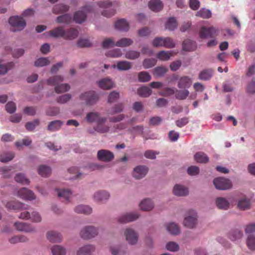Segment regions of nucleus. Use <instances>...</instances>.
Masks as SVG:
<instances>
[{
	"label": "nucleus",
	"instance_id": "nucleus-8",
	"mask_svg": "<svg viewBox=\"0 0 255 255\" xmlns=\"http://www.w3.org/2000/svg\"><path fill=\"white\" fill-rule=\"evenodd\" d=\"M183 223L188 228L192 229L196 227L197 219V214L194 211H192L189 215L185 217Z\"/></svg>",
	"mask_w": 255,
	"mask_h": 255
},
{
	"label": "nucleus",
	"instance_id": "nucleus-19",
	"mask_svg": "<svg viewBox=\"0 0 255 255\" xmlns=\"http://www.w3.org/2000/svg\"><path fill=\"white\" fill-rule=\"evenodd\" d=\"M65 31L63 27L59 26L49 31L48 33L49 35L53 37H60L64 39Z\"/></svg>",
	"mask_w": 255,
	"mask_h": 255
},
{
	"label": "nucleus",
	"instance_id": "nucleus-61",
	"mask_svg": "<svg viewBox=\"0 0 255 255\" xmlns=\"http://www.w3.org/2000/svg\"><path fill=\"white\" fill-rule=\"evenodd\" d=\"M196 15L204 18H209L211 17L212 14L210 10L202 9L197 12Z\"/></svg>",
	"mask_w": 255,
	"mask_h": 255
},
{
	"label": "nucleus",
	"instance_id": "nucleus-35",
	"mask_svg": "<svg viewBox=\"0 0 255 255\" xmlns=\"http://www.w3.org/2000/svg\"><path fill=\"white\" fill-rule=\"evenodd\" d=\"M69 6L64 4H58L55 5L52 9L53 12L55 14L64 13L68 11Z\"/></svg>",
	"mask_w": 255,
	"mask_h": 255
},
{
	"label": "nucleus",
	"instance_id": "nucleus-63",
	"mask_svg": "<svg viewBox=\"0 0 255 255\" xmlns=\"http://www.w3.org/2000/svg\"><path fill=\"white\" fill-rule=\"evenodd\" d=\"M71 98V96L69 94H66L59 96L57 99V102L60 104H64L67 102Z\"/></svg>",
	"mask_w": 255,
	"mask_h": 255
},
{
	"label": "nucleus",
	"instance_id": "nucleus-64",
	"mask_svg": "<svg viewBox=\"0 0 255 255\" xmlns=\"http://www.w3.org/2000/svg\"><path fill=\"white\" fill-rule=\"evenodd\" d=\"M77 45L80 47H88L91 46V43L87 39H80L77 41Z\"/></svg>",
	"mask_w": 255,
	"mask_h": 255
},
{
	"label": "nucleus",
	"instance_id": "nucleus-59",
	"mask_svg": "<svg viewBox=\"0 0 255 255\" xmlns=\"http://www.w3.org/2000/svg\"><path fill=\"white\" fill-rule=\"evenodd\" d=\"M50 63V61L47 58H40L35 62V66L36 67H43Z\"/></svg>",
	"mask_w": 255,
	"mask_h": 255
},
{
	"label": "nucleus",
	"instance_id": "nucleus-10",
	"mask_svg": "<svg viewBox=\"0 0 255 255\" xmlns=\"http://www.w3.org/2000/svg\"><path fill=\"white\" fill-rule=\"evenodd\" d=\"M125 235L127 241L130 245L135 244L138 241V235L132 229H127L125 232Z\"/></svg>",
	"mask_w": 255,
	"mask_h": 255
},
{
	"label": "nucleus",
	"instance_id": "nucleus-58",
	"mask_svg": "<svg viewBox=\"0 0 255 255\" xmlns=\"http://www.w3.org/2000/svg\"><path fill=\"white\" fill-rule=\"evenodd\" d=\"M14 65L12 62H9L6 65L0 64V74H5L14 66Z\"/></svg>",
	"mask_w": 255,
	"mask_h": 255
},
{
	"label": "nucleus",
	"instance_id": "nucleus-27",
	"mask_svg": "<svg viewBox=\"0 0 255 255\" xmlns=\"http://www.w3.org/2000/svg\"><path fill=\"white\" fill-rule=\"evenodd\" d=\"M48 240L51 242H60L62 239L61 235L55 231H49L47 233Z\"/></svg>",
	"mask_w": 255,
	"mask_h": 255
},
{
	"label": "nucleus",
	"instance_id": "nucleus-33",
	"mask_svg": "<svg viewBox=\"0 0 255 255\" xmlns=\"http://www.w3.org/2000/svg\"><path fill=\"white\" fill-rule=\"evenodd\" d=\"M86 17L87 15L83 11L79 10L75 13L73 19L76 23H81L86 20Z\"/></svg>",
	"mask_w": 255,
	"mask_h": 255
},
{
	"label": "nucleus",
	"instance_id": "nucleus-7",
	"mask_svg": "<svg viewBox=\"0 0 255 255\" xmlns=\"http://www.w3.org/2000/svg\"><path fill=\"white\" fill-rule=\"evenodd\" d=\"M98 234V229L92 226L84 227L80 232L81 237L86 239L94 238L97 236Z\"/></svg>",
	"mask_w": 255,
	"mask_h": 255
},
{
	"label": "nucleus",
	"instance_id": "nucleus-21",
	"mask_svg": "<svg viewBox=\"0 0 255 255\" xmlns=\"http://www.w3.org/2000/svg\"><path fill=\"white\" fill-rule=\"evenodd\" d=\"M148 6L153 11H158L163 8V4L160 0H151L149 2Z\"/></svg>",
	"mask_w": 255,
	"mask_h": 255
},
{
	"label": "nucleus",
	"instance_id": "nucleus-54",
	"mask_svg": "<svg viewBox=\"0 0 255 255\" xmlns=\"http://www.w3.org/2000/svg\"><path fill=\"white\" fill-rule=\"evenodd\" d=\"M156 60L154 58H148L144 60L143 66L144 68L148 69L154 66L156 63Z\"/></svg>",
	"mask_w": 255,
	"mask_h": 255
},
{
	"label": "nucleus",
	"instance_id": "nucleus-45",
	"mask_svg": "<svg viewBox=\"0 0 255 255\" xmlns=\"http://www.w3.org/2000/svg\"><path fill=\"white\" fill-rule=\"evenodd\" d=\"M151 90L148 87L143 86L139 88L137 90L138 95L141 97H147L151 94Z\"/></svg>",
	"mask_w": 255,
	"mask_h": 255
},
{
	"label": "nucleus",
	"instance_id": "nucleus-13",
	"mask_svg": "<svg viewBox=\"0 0 255 255\" xmlns=\"http://www.w3.org/2000/svg\"><path fill=\"white\" fill-rule=\"evenodd\" d=\"M86 119L89 123L96 122L97 123L101 121V122H106V117H101L100 114L97 112H90L87 114Z\"/></svg>",
	"mask_w": 255,
	"mask_h": 255
},
{
	"label": "nucleus",
	"instance_id": "nucleus-62",
	"mask_svg": "<svg viewBox=\"0 0 255 255\" xmlns=\"http://www.w3.org/2000/svg\"><path fill=\"white\" fill-rule=\"evenodd\" d=\"M39 124V121L38 120H35L32 122H28L25 125V128L27 130L32 131L33 130L36 126Z\"/></svg>",
	"mask_w": 255,
	"mask_h": 255
},
{
	"label": "nucleus",
	"instance_id": "nucleus-36",
	"mask_svg": "<svg viewBox=\"0 0 255 255\" xmlns=\"http://www.w3.org/2000/svg\"><path fill=\"white\" fill-rule=\"evenodd\" d=\"M167 230L171 234L177 235L180 233V228L177 224L170 223L166 226Z\"/></svg>",
	"mask_w": 255,
	"mask_h": 255
},
{
	"label": "nucleus",
	"instance_id": "nucleus-41",
	"mask_svg": "<svg viewBox=\"0 0 255 255\" xmlns=\"http://www.w3.org/2000/svg\"><path fill=\"white\" fill-rule=\"evenodd\" d=\"M171 51H161L157 54V57L162 61L168 60L173 55Z\"/></svg>",
	"mask_w": 255,
	"mask_h": 255
},
{
	"label": "nucleus",
	"instance_id": "nucleus-34",
	"mask_svg": "<svg viewBox=\"0 0 255 255\" xmlns=\"http://www.w3.org/2000/svg\"><path fill=\"white\" fill-rule=\"evenodd\" d=\"M74 211L77 213L90 214L92 213V209L89 206L80 205L76 206L74 209Z\"/></svg>",
	"mask_w": 255,
	"mask_h": 255
},
{
	"label": "nucleus",
	"instance_id": "nucleus-39",
	"mask_svg": "<svg viewBox=\"0 0 255 255\" xmlns=\"http://www.w3.org/2000/svg\"><path fill=\"white\" fill-rule=\"evenodd\" d=\"M168 70L164 66H157L153 70V74L156 77H160L165 74Z\"/></svg>",
	"mask_w": 255,
	"mask_h": 255
},
{
	"label": "nucleus",
	"instance_id": "nucleus-46",
	"mask_svg": "<svg viewBox=\"0 0 255 255\" xmlns=\"http://www.w3.org/2000/svg\"><path fill=\"white\" fill-rule=\"evenodd\" d=\"M51 169L50 167L41 165L38 168V173L43 177H47L51 174Z\"/></svg>",
	"mask_w": 255,
	"mask_h": 255
},
{
	"label": "nucleus",
	"instance_id": "nucleus-30",
	"mask_svg": "<svg viewBox=\"0 0 255 255\" xmlns=\"http://www.w3.org/2000/svg\"><path fill=\"white\" fill-rule=\"evenodd\" d=\"M213 73V70L211 69H204L199 73L198 78L204 81L209 80L212 77Z\"/></svg>",
	"mask_w": 255,
	"mask_h": 255
},
{
	"label": "nucleus",
	"instance_id": "nucleus-11",
	"mask_svg": "<svg viewBox=\"0 0 255 255\" xmlns=\"http://www.w3.org/2000/svg\"><path fill=\"white\" fill-rule=\"evenodd\" d=\"M147 172V167L143 165H139L134 168L132 175L135 178L140 179L144 177Z\"/></svg>",
	"mask_w": 255,
	"mask_h": 255
},
{
	"label": "nucleus",
	"instance_id": "nucleus-12",
	"mask_svg": "<svg viewBox=\"0 0 255 255\" xmlns=\"http://www.w3.org/2000/svg\"><path fill=\"white\" fill-rule=\"evenodd\" d=\"M17 195L20 198L26 200H32L35 199L34 193L26 188H22L17 192Z\"/></svg>",
	"mask_w": 255,
	"mask_h": 255
},
{
	"label": "nucleus",
	"instance_id": "nucleus-42",
	"mask_svg": "<svg viewBox=\"0 0 255 255\" xmlns=\"http://www.w3.org/2000/svg\"><path fill=\"white\" fill-rule=\"evenodd\" d=\"M175 93L177 99L183 100L186 99L189 96V92L188 90L184 89L183 90H177Z\"/></svg>",
	"mask_w": 255,
	"mask_h": 255
},
{
	"label": "nucleus",
	"instance_id": "nucleus-3",
	"mask_svg": "<svg viewBox=\"0 0 255 255\" xmlns=\"http://www.w3.org/2000/svg\"><path fill=\"white\" fill-rule=\"evenodd\" d=\"M218 29L213 26L201 27L199 31V36L201 38H214L216 37L218 34Z\"/></svg>",
	"mask_w": 255,
	"mask_h": 255
},
{
	"label": "nucleus",
	"instance_id": "nucleus-4",
	"mask_svg": "<svg viewBox=\"0 0 255 255\" xmlns=\"http://www.w3.org/2000/svg\"><path fill=\"white\" fill-rule=\"evenodd\" d=\"M80 99L84 101L87 105H92L99 99V96L95 91H90L85 92L80 96Z\"/></svg>",
	"mask_w": 255,
	"mask_h": 255
},
{
	"label": "nucleus",
	"instance_id": "nucleus-9",
	"mask_svg": "<svg viewBox=\"0 0 255 255\" xmlns=\"http://www.w3.org/2000/svg\"><path fill=\"white\" fill-rule=\"evenodd\" d=\"M97 158L100 161L109 162L114 158V154L109 150L101 149L97 152Z\"/></svg>",
	"mask_w": 255,
	"mask_h": 255
},
{
	"label": "nucleus",
	"instance_id": "nucleus-29",
	"mask_svg": "<svg viewBox=\"0 0 255 255\" xmlns=\"http://www.w3.org/2000/svg\"><path fill=\"white\" fill-rule=\"evenodd\" d=\"M195 42L190 39L185 40L182 43L183 50L186 51L194 50L196 49Z\"/></svg>",
	"mask_w": 255,
	"mask_h": 255
},
{
	"label": "nucleus",
	"instance_id": "nucleus-57",
	"mask_svg": "<svg viewBox=\"0 0 255 255\" xmlns=\"http://www.w3.org/2000/svg\"><path fill=\"white\" fill-rule=\"evenodd\" d=\"M247 245L251 250H255V236L253 235L248 236L247 239Z\"/></svg>",
	"mask_w": 255,
	"mask_h": 255
},
{
	"label": "nucleus",
	"instance_id": "nucleus-47",
	"mask_svg": "<svg viewBox=\"0 0 255 255\" xmlns=\"http://www.w3.org/2000/svg\"><path fill=\"white\" fill-rule=\"evenodd\" d=\"M28 238L24 235L15 236L9 239L11 244H16L20 242H26L28 241Z\"/></svg>",
	"mask_w": 255,
	"mask_h": 255
},
{
	"label": "nucleus",
	"instance_id": "nucleus-52",
	"mask_svg": "<svg viewBox=\"0 0 255 255\" xmlns=\"http://www.w3.org/2000/svg\"><path fill=\"white\" fill-rule=\"evenodd\" d=\"M124 109V105L123 104H118L116 105L111 110H108V114L110 115H114L117 113H121Z\"/></svg>",
	"mask_w": 255,
	"mask_h": 255
},
{
	"label": "nucleus",
	"instance_id": "nucleus-20",
	"mask_svg": "<svg viewBox=\"0 0 255 255\" xmlns=\"http://www.w3.org/2000/svg\"><path fill=\"white\" fill-rule=\"evenodd\" d=\"M63 122L60 120H55L50 122L47 127V130L53 132L59 130Z\"/></svg>",
	"mask_w": 255,
	"mask_h": 255
},
{
	"label": "nucleus",
	"instance_id": "nucleus-48",
	"mask_svg": "<svg viewBox=\"0 0 255 255\" xmlns=\"http://www.w3.org/2000/svg\"><path fill=\"white\" fill-rule=\"evenodd\" d=\"M131 67L130 62L127 61H121L117 63V68L121 71L128 70Z\"/></svg>",
	"mask_w": 255,
	"mask_h": 255
},
{
	"label": "nucleus",
	"instance_id": "nucleus-53",
	"mask_svg": "<svg viewBox=\"0 0 255 255\" xmlns=\"http://www.w3.org/2000/svg\"><path fill=\"white\" fill-rule=\"evenodd\" d=\"M14 156L13 152L3 153L0 156V160L2 162H7L11 160Z\"/></svg>",
	"mask_w": 255,
	"mask_h": 255
},
{
	"label": "nucleus",
	"instance_id": "nucleus-37",
	"mask_svg": "<svg viewBox=\"0 0 255 255\" xmlns=\"http://www.w3.org/2000/svg\"><path fill=\"white\" fill-rule=\"evenodd\" d=\"M217 207L221 209L227 210L229 207V203L224 198L219 197L216 201Z\"/></svg>",
	"mask_w": 255,
	"mask_h": 255
},
{
	"label": "nucleus",
	"instance_id": "nucleus-16",
	"mask_svg": "<svg viewBox=\"0 0 255 255\" xmlns=\"http://www.w3.org/2000/svg\"><path fill=\"white\" fill-rule=\"evenodd\" d=\"M192 81L188 76L181 77L178 81V87L180 89L189 88L192 85Z\"/></svg>",
	"mask_w": 255,
	"mask_h": 255
},
{
	"label": "nucleus",
	"instance_id": "nucleus-38",
	"mask_svg": "<svg viewBox=\"0 0 255 255\" xmlns=\"http://www.w3.org/2000/svg\"><path fill=\"white\" fill-rule=\"evenodd\" d=\"M195 160L199 163H205L209 161V158L207 155L202 152H197L194 155Z\"/></svg>",
	"mask_w": 255,
	"mask_h": 255
},
{
	"label": "nucleus",
	"instance_id": "nucleus-18",
	"mask_svg": "<svg viewBox=\"0 0 255 255\" xmlns=\"http://www.w3.org/2000/svg\"><path fill=\"white\" fill-rule=\"evenodd\" d=\"M173 192L174 195L178 196H186L188 193V190L187 188L178 184L174 186Z\"/></svg>",
	"mask_w": 255,
	"mask_h": 255
},
{
	"label": "nucleus",
	"instance_id": "nucleus-31",
	"mask_svg": "<svg viewBox=\"0 0 255 255\" xmlns=\"http://www.w3.org/2000/svg\"><path fill=\"white\" fill-rule=\"evenodd\" d=\"M106 122H101L99 121L97 123V126L95 127V130L100 133H106L110 130V127L108 125L104 124Z\"/></svg>",
	"mask_w": 255,
	"mask_h": 255
},
{
	"label": "nucleus",
	"instance_id": "nucleus-28",
	"mask_svg": "<svg viewBox=\"0 0 255 255\" xmlns=\"http://www.w3.org/2000/svg\"><path fill=\"white\" fill-rule=\"evenodd\" d=\"M78 31L74 28H70L65 31L64 39L72 40L76 38L78 35Z\"/></svg>",
	"mask_w": 255,
	"mask_h": 255
},
{
	"label": "nucleus",
	"instance_id": "nucleus-17",
	"mask_svg": "<svg viewBox=\"0 0 255 255\" xmlns=\"http://www.w3.org/2000/svg\"><path fill=\"white\" fill-rule=\"evenodd\" d=\"M95 248L92 245H86L80 248L77 251V255H92L95 251Z\"/></svg>",
	"mask_w": 255,
	"mask_h": 255
},
{
	"label": "nucleus",
	"instance_id": "nucleus-22",
	"mask_svg": "<svg viewBox=\"0 0 255 255\" xmlns=\"http://www.w3.org/2000/svg\"><path fill=\"white\" fill-rule=\"evenodd\" d=\"M99 86L105 90H109L114 87V83L109 78L103 79L98 82Z\"/></svg>",
	"mask_w": 255,
	"mask_h": 255
},
{
	"label": "nucleus",
	"instance_id": "nucleus-50",
	"mask_svg": "<svg viewBox=\"0 0 255 255\" xmlns=\"http://www.w3.org/2000/svg\"><path fill=\"white\" fill-rule=\"evenodd\" d=\"M72 18L70 14H65L59 16L56 18V22L57 23H68L71 21Z\"/></svg>",
	"mask_w": 255,
	"mask_h": 255
},
{
	"label": "nucleus",
	"instance_id": "nucleus-24",
	"mask_svg": "<svg viewBox=\"0 0 255 255\" xmlns=\"http://www.w3.org/2000/svg\"><path fill=\"white\" fill-rule=\"evenodd\" d=\"M24 205L18 201L8 202L5 204V207L8 210H21L24 208Z\"/></svg>",
	"mask_w": 255,
	"mask_h": 255
},
{
	"label": "nucleus",
	"instance_id": "nucleus-40",
	"mask_svg": "<svg viewBox=\"0 0 255 255\" xmlns=\"http://www.w3.org/2000/svg\"><path fill=\"white\" fill-rule=\"evenodd\" d=\"M58 196L60 198H63L66 201H68L71 197L72 193L68 189H57Z\"/></svg>",
	"mask_w": 255,
	"mask_h": 255
},
{
	"label": "nucleus",
	"instance_id": "nucleus-23",
	"mask_svg": "<svg viewBox=\"0 0 255 255\" xmlns=\"http://www.w3.org/2000/svg\"><path fill=\"white\" fill-rule=\"evenodd\" d=\"M243 236V232L238 229L233 230L230 231L228 234V238L232 241L241 239Z\"/></svg>",
	"mask_w": 255,
	"mask_h": 255
},
{
	"label": "nucleus",
	"instance_id": "nucleus-43",
	"mask_svg": "<svg viewBox=\"0 0 255 255\" xmlns=\"http://www.w3.org/2000/svg\"><path fill=\"white\" fill-rule=\"evenodd\" d=\"M250 206V200L246 198H243L238 202V207L241 210H247L249 208Z\"/></svg>",
	"mask_w": 255,
	"mask_h": 255
},
{
	"label": "nucleus",
	"instance_id": "nucleus-25",
	"mask_svg": "<svg viewBox=\"0 0 255 255\" xmlns=\"http://www.w3.org/2000/svg\"><path fill=\"white\" fill-rule=\"evenodd\" d=\"M110 197L108 192L105 191H100L96 192L94 195V200L96 201L100 202L107 200Z\"/></svg>",
	"mask_w": 255,
	"mask_h": 255
},
{
	"label": "nucleus",
	"instance_id": "nucleus-14",
	"mask_svg": "<svg viewBox=\"0 0 255 255\" xmlns=\"http://www.w3.org/2000/svg\"><path fill=\"white\" fill-rule=\"evenodd\" d=\"M14 226L16 229L19 231L28 233L35 232V229L33 226L23 222H15Z\"/></svg>",
	"mask_w": 255,
	"mask_h": 255
},
{
	"label": "nucleus",
	"instance_id": "nucleus-60",
	"mask_svg": "<svg viewBox=\"0 0 255 255\" xmlns=\"http://www.w3.org/2000/svg\"><path fill=\"white\" fill-rule=\"evenodd\" d=\"M138 77L139 81L142 82H148L151 79L150 75L147 72H140Z\"/></svg>",
	"mask_w": 255,
	"mask_h": 255
},
{
	"label": "nucleus",
	"instance_id": "nucleus-51",
	"mask_svg": "<svg viewBox=\"0 0 255 255\" xmlns=\"http://www.w3.org/2000/svg\"><path fill=\"white\" fill-rule=\"evenodd\" d=\"M177 22L173 17L169 18L165 25L166 28L169 30H173L177 27Z\"/></svg>",
	"mask_w": 255,
	"mask_h": 255
},
{
	"label": "nucleus",
	"instance_id": "nucleus-15",
	"mask_svg": "<svg viewBox=\"0 0 255 255\" xmlns=\"http://www.w3.org/2000/svg\"><path fill=\"white\" fill-rule=\"evenodd\" d=\"M138 217L139 215L137 214L128 213L121 216L119 219V221L121 223H127L133 221L138 219Z\"/></svg>",
	"mask_w": 255,
	"mask_h": 255
},
{
	"label": "nucleus",
	"instance_id": "nucleus-49",
	"mask_svg": "<svg viewBox=\"0 0 255 255\" xmlns=\"http://www.w3.org/2000/svg\"><path fill=\"white\" fill-rule=\"evenodd\" d=\"M53 255H65V249L59 245H55L51 249Z\"/></svg>",
	"mask_w": 255,
	"mask_h": 255
},
{
	"label": "nucleus",
	"instance_id": "nucleus-1",
	"mask_svg": "<svg viewBox=\"0 0 255 255\" xmlns=\"http://www.w3.org/2000/svg\"><path fill=\"white\" fill-rule=\"evenodd\" d=\"M63 81V78L61 76H55L50 77L47 80V84L49 85L56 86L55 91L57 93H62L68 91L70 89V86L68 84L59 83Z\"/></svg>",
	"mask_w": 255,
	"mask_h": 255
},
{
	"label": "nucleus",
	"instance_id": "nucleus-2",
	"mask_svg": "<svg viewBox=\"0 0 255 255\" xmlns=\"http://www.w3.org/2000/svg\"><path fill=\"white\" fill-rule=\"evenodd\" d=\"M9 23L12 27L13 31H20L24 28L26 22L22 17L19 16H11L8 20Z\"/></svg>",
	"mask_w": 255,
	"mask_h": 255
},
{
	"label": "nucleus",
	"instance_id": "nucleus-56",
	"mask_svg": "<svg viewBox=\"0 0 255 255\" xmlns=\"http://www.w3.org/2000/svg\"><path fill=\"white\" fill-rule=\"evenodd\" d=\"M15 180L17 182L22 184H28L29 183L28 179L22 173L17 174L15 176Z\"/></svg>",
	"mask_w": 255,
	"mask_h": 255
},
{
	"label": "nucleus",
	"instance_id": "nucleus-5",
	"mask_svg": "<svg viewBox=\"0 0 255 255\" xmlns=\"http://www.w3.org/2000/svg\"><path fill=\"white\" fill-rule=\"evenodd\" d=\"M213 184L216 188L222 190L229 189L232 186L231 181L229 179L223 177L215 178L213 181Z\"/></svg>",
	"mask_w": 255,
	"mask_h": 255
},
{
	"label": "nucleus",
	"instance_id": "nucleus-32",
	"mask_svg": "<svg viewBox=\"0 0 255 255\" xmlns=\"http://www.w3.org/2000/svg\"><path fill=\"white\" fill-rule=\"evenodd\" d=\"M139 206L141 209L143 211H150L153 208L154 204L151 200L146 199L141 202Z\"/></svg>",
	"mask_w": 255,
	"mask_h": 255
},
{
	"label": "nucleus",
	"instance_id": "nucleus-26",
	"mask_svg": "<svg viewBox=\"0 0 255 255\" xmlns=\"http://www.w3.org/2000/svg\"><path fill=\"white\" fill-rule=\"evenodd\" d=\"M115 27L120 30L127 31L129 29V24L125 19H121L115 22Z\"/></svg>",
	"mask_w": 255,
	"mask_h": 255
},
{
	"label": "nucleus",
	"instance_id": "nucleus-6",
	"mask_svg": "<svg viewBox=\"0 0 255 255\" xmlns=\"http://www.w3.org/2000/svg\"><path fill=\"white\" fill-rule=\"evenodd\" d=\"M98 4L100 7L105 8L102 12V14L106 17H109L114 15L116 12V10L111 8L108 9V8L112 6V2L108 0L106 1H100L98 2Z\"/></svg>",
	"mask_w": 255,
	"mask_h": 255
},
{
	"label": "nucleus",
	"instance_id": "nucleus-44",
	"mask_svg": "<svg viewBox=\"0 0 255 255\" xmlns=\"http://www.w3.org/2000/svg\"><path fill=\"white\" fill-rule=\"evenodd\" d=\"M133 43V41L130 38H123L117 42L115 45L118 47H127Z\"/></svg>",
	"mask_w": 255,
	"mask_h": 255
},
{
	"label": "nucleus",
	"instance_id": "nucleus-55",
	"mask_svg": "<svg viewBox=\"0 0 255 255\" xmlns=\"http://www.w3.org/2000/svg\"><path fill=\"white\" fill-rule=\"evenodd\" d=\"M140 56V52L135 50H129L126 53L125 57L128 59L133 60Z\"/></svg>",
	"mask_w": 255,
	"mask_h": 255
}]
</instances>
